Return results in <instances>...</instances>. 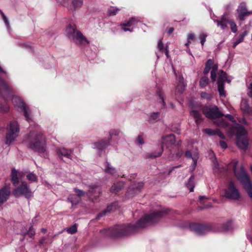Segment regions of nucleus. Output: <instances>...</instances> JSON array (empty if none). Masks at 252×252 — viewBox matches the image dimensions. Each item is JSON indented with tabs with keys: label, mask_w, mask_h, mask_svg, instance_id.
<instances>
[{
	"label": "nucleus",
	"mask_w": 252,
	"mask_h": 252,
	"mask_svg": "<svg viewBox=\"0 0 252 252\" xmlns=\"http://www.w3.org/2000/svg\"><path fill=\"white\" fill-rule=\"evenodd\" d=\"M168 210L161 209L145 215L135 224L116 225L108 229L101 230V233L112 237L127 236L136 232L139 228L147 227L158 222L167 214Z\"/></svg>",
	"instance_id": "nucleus-1"
},
{
	"label": "nucleus",
	"mask_w": 252,
	"mask_h": 252,
	"mask_svg": "<svg viewBox=\"0 0 252 252\" xmlns=\"http://www.w3.org/2000/svg\"><path fill=\"white\" fill-rule=\"evenodd\" d=\"M27 146L40 154H46V143L44 136L40 133L31 132L25 140Z\"/></svg>",
	"instance_id": "nucleus-2"
},
{
	"label": "nucleus",
	"mask_w": 252,
	"mask_h": 252,
	"mask_svg": "<svg viewBox=\"0 0 252 252\" xmlns=\"http://www.w3.org/2000/svg\"><path fill=\"white\" fill-rule=\"evenodd\" d=\"M238 162L234 163L233 171L237 179L242 184L244 188L249 196L252 199V184L250 177L245 170L244 167L241 165L240 169L237 168Z\"/></svg>",
	"instance_id": "nucleus-3"
},
{
	"label": "nucleus",
	"mask_w": 252,
	"mask_h": 252,
	"mask_svg": "<svg viewBox=\"0 0 252 252\" xmlns=\"http://www.w3.org/2000/svg\"><path fill=\"white\" fill-rule=\"evenodd\" d=\"M234 128L236 131L237 145L239 148L244 151L246 150L249 145L246 130L243 126L239 124H237Z\"/></svg>",
	"instance_id": "nucleus-4"
},
{
	"label": "nucleus",
	"mask_w": 252,
	"mask_h": 252,
	"mask_svg": "<svg viewBox=\"0 0 252 252\" xmlns=\"http://www.w3.org/2000/svg\"><path fill=\"white\" fill-rule=\"evenodd\" d=\"M175 143V137L174 134H170L162 136L161 141V148L158 152L148 153L146 155L147 158L153 159L161 156L163 151V146L168 147L169 145H173Z\"/></svg>",
	"instance_id": "nucleus-5"
},
{
	"label": "nucleus",
	"mask_w": 252,
	"mask_h": 252,
	"mask_svg": "<svg viewBox=\"0 0 252 252\" xmlns=\"http://www.w3.org/2000/svg\"><path fill=\"white\" fill-rule=\"evenodd\" d=\"M19 131L20 129L17 123L15 121L11 122L6 134L5 144L10 145L15 141L19 135Z\"/></svg>",
	"instance_id": "nucleus-6"
},
{
	"label": "nucleus",
	"mask_w": 252,
	"mask_h": 252,
	"mask_svg": "<svg viewBox=\"0 0 252 252\" xmlns=\"http://www.w3.org/2000/svg\"><path fill=\"white\" fill-rule=\"evenodd\" d=\"M12 102L15 107L19 108L23 112L24 116L26 120L30 123L32 121V117L31 115V111L24 101L21 98L17 96H12L11 99Z\"/></svg>",
	"instance_id": "nucleus-7"
},
{
	"label": "nucleus",
	"mask_w": 252,
	"mask_h": 252,
	"mask_svg": "<svg viewBox=\"0 0 252 252\" xmlns=\"http://www.w3.org/2000/svg\"><path fill=\"white\" fill-rule=\"evenodd\" d=\"M66 34L67 37L71 40L76 39L80 43L84 41L89 43L87 38L83 35L81 32L77 31L74 27L69 25L66 30Z\"/></svg>",
	"instance_id": "nucleus-8"
},
{
	"label": "nucleus",
	"mask_w": 252,
	"mask_h": 252,
	"mask_svg": "<svg viewBox=\"0 0 252 252\" xmlns=\"http://www.w3.org/2000/svg\"><path fill=\"white\" fill-rule=\"evenodd\" d=\"M13 194L16 196L24 195L27 198H29L32 196V193L27 183L23 182L20 186L13 190Z\"/></svg>",
	"instance_id": "nucleus-9"
},
{
	"label": "nucleus",
	"mask_w": 252,
	"mask_h": 252,
	"mask_svg": "<svg viewBox=\"0 0 252 252\" xmlns=\"http://www.w3.org/2000/svg\"><path fill=\"white\" fill-rule=\"evenodd\" d=\"M225 196L227 198L233 200H238L240 198L239 192L233 181L229 182L227 189L225 191Z\"/></svg>",
	"instance_id": "nucleus-10"
},
{
	"label": "nucleus",
	"mask_w": 252,
	"mask_h": 252,
	"mask_svg": "<svg viewBox=\"0 0 252 252\" xmlns=\"http://www.w3.org/2000/svg\"><path fill=\"white\" fill-rule=\"evenodd\" d=\"M12 94L11 87L6 84L5 81L0 77V97L6 100L10 98Z\"/></svg>",
	"instance_id": "nucleus-11"
},
{
	"label": "nucleus",
	"mask_w": 252,
	"mask_h": 252,
	"mask_svg": "<svg viewBox=\"0 0 252 252\" xmlns=\"http://www.w3.org/2000/svg\"><path fill=\"white\" fill-rule=\"evenodd\" d=\"M226 81H228L229 83L230 82V80L227 78L226 73L220 70L218 80V89L219 94L221 96H225L224 90V84Z\"/></svg>",
	"instance_id": "nucleus-12"
},
{
	"label": "nucleus",
	"mask_w": 252,
	"mask_h": 252,
	"mask_svg": "<svg viewBox=\"0 0 252 252\" xmlns=\"http://www.w3.org/2000/svg\"><path fill=\"white\" fill-rule=\"evenodd\" d=\"M203 112L206 117L212 119L218 118L223 115L219 111L217 106L205 107L203 110Z\"/></svg>",
	"instance_id": "nucleus-13"
},
{
	"label": "nucleus",
	"mask_w": 252,
	"mask_h": 252,
	"mask_svg": "<svg viewBox=\"0 0 252 252\" xmlns=\"http://www.w3.org/2000/svg\"><path fill=\"white\" fill-rule=\"evenodd\" d=\"M189 229L199 235H204L210 231L209 226L198 223L190 224Z\"/></svg>",
	"instance_id": "nucleus-14"
},
{
	"label": "nucleus",
	"mask_w": 252,
	"mask_h": 252,
	"mask_svg": "<svg viewBox=\"0 0 252 252\" xmlns=\"http://www.w3.org/2000/svg\"><path fill=\"white\" fill-rule=\"evenodd\" d=\"M86 194L92 201H94L98 198L101 193V189L100 187L97 185L90 186Z\"/></svg>",
	"instance_id": "nucleus-15"
},
{
	"label": "nucleus",
	"mask_w": 252,
	"mask_h": 252,
	"mask_svg": "<svg viewBox=\"0 0 252 252\" xmlns=\"http://www.w3.org/2000/svg\"><path fill=\"white\" fill-rule=\"evenodd\" d=\"M238 14V18L241 21H244L246 17L252 14V11H248L246 3L242 2L240 3L237 9Z\"/></svg>",
	"instance_id": "nucleus-16"
},
{
	"label": "nucleus",
	"mask_w": 252,
	"mask_h": 252,
	"mask_svg": "<svg viewBox=\"0 0 252 252\" xmlns=\"http://www.w3.org/2000/svg\"><path fill=\"white\" fill-rule=\"evenodd\" d=\"M11 193L10 188L4 186L0 189V208L8 199Z\"/></svg>",
	"instance_id": "nucleus-17"
},
{
	"label": "nucleus",
	"mask_w": 252,
	"mask_h": 252,
	"mask_svg": "<svg viewBox=\"0 0 252 252\" xmlns=\"http://www.w3.org/2000/svg\"><path fill=\"white\" fill-rule=\"evenodd\" d=\"M58 156L61 159L66 158L72 159V154L73 152V149H67L64 148H58L56 149Z\"/></svg>",
	"instance_id": "nucleus-18"
},
{
	"label": "nucleus",
	"mask_w": 252,
	"mask_h": 252,
	"mask_svg": "<svg viewBox=\"0 0 252 252\" xmlns=\"http://www.w3.org/2000/svg\"><path fill=\"white\" fill-rule=\"evenodd\" d=\"M117 207V203L116 202L113 203L111 205H108L106 209L97 215L95 219L96 220H99L101 218L106 215L107 213L115 210Z\"/></svg>",
	"instance_id": "nucleus-19"
},
{
	"label": "nucleus",
	"mask_w": 252,
	"mask_h": 252,
	"mask_svg": "<svg viewBox=\"0 0 252 252\" xmlns=\"http://www.w3.org/2000/svg\"><path fill=\"white\" fill-rule=\"evenodd\" d=\"M110 144L109 140L103 139L99 142L93 144V148L97 149L99 152L104 150Z\"/></svg>",
	"instance_id": "nucleus-20"
},
{
	"label": "nucleus",
	"mask_w": 252,
	"mask_h": 252,
	"mask_svg": "<svg viewBox=\"0 0 252 252\" xmlns=\"http://www.w3.org/2000/svg\"><path fill=\"white\" fill-rule=\"evenodd\" d=\"M240 108L244 113L247 114H252V107L249 106L247 101L245 100H242L240 104Z\"/></svg>",
	"instance_id": "nucleus-21"
},
{
	"label": "nucleus",
	"mask_w": 252,
	"mask_h": 252,
	"mask_svg": "<svg viewBox=\"0 0 252 252\" xmlns=\"http://www.w3.org/2000/svg\"><path fill=\"white\" fill-rule=\"evenodd\" d=\"M124 187V182L119 181L114 183L110 189L111 192L116 193L122 189Z\"/></svg>",
	"instance_id": "nucleus-22"
},
{
	"label": "nucleus",
	"mask_w": 252,
	"mask_h": 252,
	"mask_svg": "<svg viewBox=\"0 0 252 252\" xmlns=\"http://www.w3.org/2000/svg\"><path fill=\"white\" fill-rule=\"evenodd\" d=\"M11 180L12 184L15 186L19 183L18 171L16 170L15 168L12 169Z\"/></svg>",
	"instance_id": "nucleus-23"
},
{
	"label": "nucleus",
	"mask_w": 252,
	"mask_h": 252,
	"mask_svg": "<svg viewBox=\"0 0 252 252\" xmlns=\"http://www.w3.org/2000/svg\"><path fill=\"white\" fill-rule=\"evenodd\" d=\"M229 21L226 19V16L225 14H223L220 20H216L215 22L217 23L218 26H220L222 29H224L228 23H229Z\"/></svg>",
	"instance_id": "nucleus-24"
},
{
	"label": "nucleus",
	"mask_w": 252,
	"mask_h": 252,
	"mask_svg": "<svg viewBox=\"0 0 252 252\" xmlns=\"http://www.w3.org/2000/svg\"><path fill=\"white\" fill-rule=\"evenodd\" d=\"M190 114L195 119V123L197 125L199 124L203 121L202 115L200 112L193 110L190 112Z\"/></svg>",
	"instance_id": "nucleus-25"
},
{
	"label": "nucleus",
	"mask_w": 252,
	"mask_h": 252,
	"mask_svg": "<svg viewBox=\"0 0 252 252\" xmlns=\"http://www.w3.org/2000/svg\"><path fill=\"white\" fill-rule=\"evenodd\" d=\"M80 200L81 199L76 194H71L67 198V201L72 205L78 204Z\"/></svg>",
	"instance_id": "nucleus-26"
},
{
	"label": "nucleus",
	"mask_w": 252,
	"mask_h": 252,
	"mask_svg": "<svg viewBox=\"0 0 252 252\" xmlns=\"http://www.w3.org/2000/svg\"><path fill=\"white\" fill-rule=\"evenodd\" d=\"M160 113L153 112L150 113L149 117V120L151 123H155L158 122L159 120Z\"/></svg>",
	"instance_id": "nucleus-27"
},
{
	"label": "nucleus",
	"mask_w": 252,
	"mask_h": 252,
	"mask_svg": "<svg viewBox=\"0 0 252 252\" xmlns=\"http://www.w3.org/2000/svg\"><path fill=\"white\" fill-rule=\"evenodd\" d=\"M214 64V61L212 59H208L205 63V67L203 71V74L206 75L208 74L212 66Z\"/></svg>",
	"instance_id": "nucleus-28"
},
{
	"label": "nucleus",
	"mask_w": 252,
	"mask_h": 252,
	"mask_svg": "<svg viewBox=\"0 0 252 252\" xmlns=\"http://www.w3.org/2000/svg\"><path fill=\"white\" fill-rule=\"evenodd\" d=\"M140 20L135 17H131L127 22L122 24L121 25L125 27H129L136 24Z\"/></svg>",
	"instance_id": "nucleus-29"
},
{
	"label": "nucleus",
	"mask_w": 252,
	"mask_h": 252,
	"mask_svg": "<svg viewBox=\"0 0 252 252\" xmlns=\"http://www.w3.org/2000/svg\"><path fill=\"white\" fill-rule=\"evenodd\" d=\"M194 176L193 175H191L187 184V188L189 189L190 192H192L193 191L194 188Z\"/></svg>",
	"instance_id": "nucleus-30"
},
{
	"label": "nucleus",
	"mask_w": 252,
	"mask_h": 252,
	"mask_svg": "<svg viewBox=\"0 0 252 252\" xmlns=\"http://www.w3.org/2000/svg\"><path fill=\"white\" fill-rule=\"evenodd\" d=\"M105 167L106 168L105 171L106 172L108 173L111 174H114L116 173L115 169L111 166L109 162L106 161L105 162Z\"/></svg>",
	"instance_id": "nucleus-31"
},
{
	"label": "nucleus",
	"mask_w": 252,
	"mask_h": 252,
	"mask_svg": "<svg viewBox=\"0 0 252 252\" xmlns=\"http://www.w3.org/2000/svg\"><path fill=\"white\" fill-rule=\"evenodd\" d=\"M209 78L207 77H202L199 81V85L201 88H204L206 87L209 83Z\"/></svg>",
	"instance_id": "nucleus-32"
},
{
	"label": "nucleus",
	"mask_w": 252,
	"mask_h": 252,
	"mask_svg": "<svg viewBox=\"0 0 252 252\" xmlns=\"http://www.w3.org/2000/svg\"><path fill=\"white\" fill-rule=\"evenodd\" d=\"M119 10L120 9L116 7L111 6L108 10V13L110 16H114L118 12Z\"/></svg>",
	"instance_id": "nucleus-33"
},
{
	"label": "nucleus",
	"mask_w": 252,
	"mask_h": 252,
	"mask_svg": "<svg viewBox=\"0 0 252 252\" xmlns=\"http://www.w3.org/2000/svg\"><path fill=\"white\" fill-rule=\"evenodd\" d=\"M9 110V106L4 102L3 103H1L0 105V111L2 113H6Z\"/></svg>",
	"instance_id": "nucleus-34"
},
{
	"label": "nucleus",
	"mask_w": 252,
	"mask_h": 252,
	"mask_svg": "<svg viewBox=\"0 0 252 252\" xmlns=\"http://www.w3.org/2000/svg\"><path fill=\"white\" fill-rule=\"evenodd\" d=\"M72 4L74 8V10L80 8L83 5V0H72Z\"/></svg>",
	"instance_id": "nucleus-35"
},
{
	"label": "nucleus",
	"mask_w": 252,
	"mask_h": 252,
	"mask_svg": "<svg viewBox=\"0 0 252 252\" xmlns=\"http://www.w3.org/2000/svg\"><path fill=\"white\" fill-rule=\"evenodd\" d=\"M158 96L159 102L162 104L163 107H164L165 105V102L164 99L163 93L161 91H159L158 92Z\"/></svg>",
	"instance_id": "nucleus-36"
},
{
	"label": "nucleus",
	"mask_w": 252,
	"mask_h": 252,
	"mask_svg": "<svg viewBox=\"0 0 252 252\" xmlns=\"http://www.w3.org/2000/svg\"><path fill=\"white\" fill-rule=\"evenodd\" d=\"M207 36V34L205 33H200L199 35V38L200 41L202 46H204V44L206 41V38Z\"/></svg>",
	"instance_id": "nucleus-37"
},
{
	"label": "nucleus",
	"mask_w": 252,
	"mask_h": 252,
	"mask_svg": "<svg viewBox=\"0 0 252 252\" xmlns=\"http://www.w3.org/2000/svg\"><path fill=\"white\" fill-rule=\"evenodd\" d=\"M143 187V183H139L136 185L135 188H130L129 190H130L131 189H133L134 192L137 193V192H139L140 191V190Z\"/></svg>",
	"instance_id": "nucleus-38"
},
{
	"label": "nucleus",
	"mask_w": 252,
	"mask_h": 252,
	"mask_svg": "<svg viewBox=\"0 0 252 252\" xmlns=\"http://www.w3.org/2000/svg\"><path fill=\"white\" fill-rule=\"evenodd\" d=\"M27 178L28 180L31 182H36L37 181V177L35 174L33 173H30L28 174L27 176Z\"/></svg>",
	"instance_id": "nucleus-39"
},
{
	"label": "nucleus",
	"mask_w": 252,
	"mask_h": 252,
	"mask_svg": "<svg viewBox=\"0 0 252 252\" xmlns=\"http://www.w3.org/2000/svg\"><path fill=\"white\" fill-rule=\"evenodd\" d=\"M22 234L24 236L28 234L30 237L32 238L35 234V231L33 230L32 227L31 226L29 228V231L22 233Z\"/></svg>",
	"instance_id": "nucleus-40"
},
{
	"label": "nucleus",
	"mask_w": 252,
	"mask_h": 252,
	"mask_svg": "<svg viewBox=\"0 0 252 252\" xmlns=\"http://www.w3.org/2000/svg\"><path fill=\"white\" fill-rule=\"evenodd\" d=\"M248 34V32L247 31H245L243 33H241L239 35V38L237 39L236 40L238 41L239 43H240L241 42H243L244 39V37L245 36H246Z\"/></svg>",
	"instance_id": "nucleus-41"
},
{
	"label": "nucleus",
	"mask_w": 252,
	"mask_h": 252,
	"mask_svg": "<svg viewBox=\"0 0 252 252\" xmlns=\"http://www.w3.org/2000/svg\"><path fill=\"white\" fill-rule=\"evenodd\" d=\"M119 133H120L119 130H118V129L110 130L109 131L110 138L108 140H109V141H110V140L111 139L112 136H113V135L118 136V135H119Z\"/></svg>",
	"instance_id": "nucleus-42"
},
{
	"label": "nucleus",
	"mask_w": 252,
	"mask_h": 252,
	"mask_svg": "<svg viewBox=\"0 0 252 252\" xmlns=\"http://www.w3.org/2000/svg\"><path fill=\"white\" fill-rule=\"evenodd\" d=\"M204 131L209 135L213 136L217 134V130H214L211 128H206Z\"/></svg>",
	"instance_id": "nucleus-43"
},
{
	"label": "nucleus",
	"mask_w": 252,
	"mask_h": 252,
	"mask_svg": "<svg viewBox=\"0 0 252 252\" xmlns=\"http://www.w3.org/2000/svg\"><path fill=\"white\" fill-rule=\"evenodd\" d=\"M229 24L232 32L234 33L236 32L237 31V27L235 23L233 21H229Z\"/></svg>",
	"instance_id": "nucleus-44"
},
{
	"label": "nucleus",
	"mask_w": 252,
	"mask_h": 252,
	"mask_svg": "<svg viewBox=\"0 0 252 252\" xmlns=\"http://www.w3.org/2000/svg\"><path fill=\"white\" fill-rule=\"evenodd\" d=\"M74 190L76 193V195L80 198L81 197L83 196L86 194V192L83 190L79 189L76 188L74 189Z\"/></svg>",
	"instance_id": "nucleus-45"
},
{
	"label": "nucleus",
	"mask_w": 252,
	"mask_h": 252,
	"mask_svg": "<svg viewBox=\"0 0 252 252\" xmlns=\"http://www.w3.org/2000/svg\"><path fill=\"white\" fill-rule=\"evenodd\" d=\"M66 231L69 234H74L77 231V227L75 225H73L71 227L67 228Z\"/></svg>",
	"instance_id": "nucleus-46"
},
{
	"label": "nucleus",
	"mask_w": 252,
	"mask_h": 252,
	"mask_svg": "<svg viewBox=\"0 0 252 252\" xmlns=\"http://www.w3.org/2000/svg\"><path fill=\"white\" fill-rule=\"evenodd\" d=\"M158 48L160 51H161V52H163L164 50L163 44L161 40H159L158 41Z\"/></svg>",
	"instance_id": "nucleus-47"
},
{
	"label": "nucleus",
	"mask_w": 252,
	"mask_h": 252,
	"mask_svg": "<svg viewBox=\"0 0 252 252\" xmlns=\"http://www.w3.org/2000/svg\"><path fill=\"white\" fill-rule=\"evenodd\" d=\"M198 158V157L197 155H194L192 158L193 160L192 166L195 168L197 165V161Z\"/></svg>",
	"instance_id": "nucleus-48"
},
{
	"label": "nucleus",
	"mask_w": 252,
	"mask_h": 252,
	"mask_svg": "<svg viewBox=\"0 0 252 252\" xmlns=\"http://www.w3.org/2000/svg\"><path fill=\"white\" fill-rule=\"evenodd\" d=\"M195 39V34L192 33H189L187 35V40L190 41L193 40Z\"/></svg>",
	"instance_id": "nucleus-49"
},
{
	"label": "nucleus",
	"mask_w": 252,
	"mask_h": 252,
	"mask_svg": "<svg viewBox=\"0 0 252 252\" xmlns=\"http://www.w3.org/2000/svg\"><path fill=\"white\" fill-rule=\"evenodd\" d=\"M217 72L211 71V78L212 82H214L216 80Z\"/></svg>",
	"instance_id": "nucleus-50"
},
{
	"label": "nucleus",
	"mask_w": 252,
	"mask_h": 252,
	"mask_svg": "<svg viewBox=\"0 0 252 252\" xmlns=\"http://www.w3.org/2000/svg\"><path fill=\"white\" fill-rule=\"evenodd\" d=\"M213 170L215 172H217L220 171V167L218 163L216 162L214 163V165L213 167Z\"/></svg>",
	"instance_id": "nucleus-51"
},
{
	"label": "nucleus",
	"mask_w": 252,
	"mask_h": 252,
	"mask_svg": "<svg viewBox=\"0 0 252 252\" xmlns=\"http://www.w3.org/2000/svg\"><path fill=\"white\" fill-rule=\"evenodd\" d=\"M220 147L224 149H225L227 147V145L226 143L223 141H220Z\"/></svg>",
	"instance_id": "nucleus-52"
},
{
	"label": "nucleus",
	"mask_w": 252,
	"mask_h": 252,
	"mask_svg": "<svg viewBox=\"0 0 252 252\" xmlns=\"http://www.w3.org/2000/svg\"><path fill=\"white\" fill-rule=\"evenodd\" d=\"M137 143L139 145H142L144 144V141L142 136L139 135L137 137Z\"/></svg>",
	"instance_id": "nucleus-53"
},
{
	"label": "nucleus",
	"mask_w": 252,
	"mask_h": 252,
	"mask_svg": "<svg viewBox=\"0 0 252 252\" xmlns=\"http://www.w3.org/2000/svg\"><path fill=\"white\" fill-rule=\"evenodd\" d=\"M216 135H218L220 138L222 139H224L225 138L224 135L222 133H221L219 130H217Z\"/></svg>",
	"instance_id": "nucleus-54"
},
{
	"label": "nucleus",
	"mask_w": 252,
	"mask_h": 252,
	"mask_svg": "<svg viewBox=\"0 0 252 252\" xmlns=\"http://www.w3.org/2000/svg\"><path fill=\"white\" fill-rule=\"evenodd\" d=\"M230 224L229 223L225 224L223 226V229L224 231L229 230L230 229Z\"/></svg>",
	"instance_id": "nucleus-55"
},
{
	"label": "nucleus",
	"mask_w": 252,
	"mask_h": 252,
	"mask_svg": "<svg viewBox=\"0 0 252 252\" xmlns=\"http://www.w3.org/2000/svg\"><path fill=\"white\" fill-rule=\"evenodd\" d=\"M183 79V78H181L180 79V81H179V82H180V85H178L177 87H179L180 85L181 86V90L180 91V92L181 93H182L183 91H184V86L183 85V83L182 82V80Z\"/></svg>",
	"instance_id": "nucleus-56"
},
{
	"label": "nucleus",
	"mask_w": 252,
	"mask_h": 252,
	"mask_svg": "<svg viewBox=\"0 0 252 252\" xmlns=\"http://www.w3.org/2000/svg\"><path fill=\"white\" fill-rule=\"evenodd\" d=\"M185 156L188 158H192L193 157H192L191 153L189 151H187L186 152Z\"/></svg>",
	"instance_id": "nucleus-57"
},
{
	"label": "nucleus",
	"mask_w": 252,
	"mask_h": 252,
	"mask_svg": "<svg viewBox=\"0 0 252 252\" xmlns=\"http://www.w3.org/2000/svg\"><path fill=\"white\" fill-rule=\"evenodd\" d=\"M212 70L213 72H218V65L216 64H213L212 66Z\"/></svg>",
	"instance_id": "nucleus-58"
},
{
	"label": "nucleus",
	"mask_w": 252,
	"mask_h": 252,
	"mask_svg": "<svg viewBox=\"0 0 252 252\" xmlns=\"http://www.w3.org/2000/svg\"><path fill=\"white\" fill-rule=\"evenodd\" d=\"M225 117L227 118L231 122H234V118L230 114H227V115H225Z\"/></svg>",
	"instance_id": "nucleus-59"
},
{
	"label": "nucleus",
	"mask_w": 252,
	"mask_h": 252,
	"mask_svg": "<svg viewBox=\"0 0 252 252\" xmlns=\"http://www.w3.org/2000/svg\"><path fill=\"white\" fill-rule=\"evenodd\" d=\"M208 198L206 196H200L199 197V200L201 202H203L204 199H207Z\"/></svg>",
	"instance_id": "nucleus-60"
},
{
	"label": "nucleus",
	"mask_w": 252,
	"mask_h": 252,
	"mask_svg": "<svg viewBox=\"0 0 252 252\" xmlns=\"http://www.w3.org/2000/svg\"><path fill=\"white\" fill-rule=\"evenodd\" d=\"M183 154V151H181L180 152H178L176 154L177 158H180Z\"/></svg>",
	"instance_id": "nucleus-61"
},
{
	"label": "nucleus",
	"mask_w": 252,
	"mask_h": 252,
	"mask_svg": "<svg viewBox=\"0 0 252 252\" xmlns=\"http://www.w3.org/2000/svg\"><path fill=\"white\" fill-rule=\"evenodd\" d=\"M2 17L3 18V20L4 22V23H5V24H6V25L8 24H9L8 23V19L6 18V16L4 15V16H3Z\"/></svg>",
	"instance_id": "nucleus-62"
},
{
	"label": "nucleus",
	"mask_w": 252,
	"mask_h": 252,
	"mask_svg": "<svg viewBox=\"0 0 252 252\" xmlns=\"http://www.w3.org/2000/svg\"><path fill=\"white\" fill-rule=\"evenodd\" d=\"M18 175H19V178H21L24 176V174L23 172H22V171H18Z\"/></svg>",
	"instance_id": "nucleus-63"
},
{
	"label": "nucleus",
	"mask_w": 252,
	"mask_h": 252,
	"mask_svg": "<svg viewBox=\"0 0 252 252\" xmlns=\"http://www.w3.org/2000/svg\"><path fill=\"white\" fill-rule=\"evenodd\" d=\"M239 43L238 42V41L237 40H236V41H235L234 43H233V48H235L237 46V45H238Z\"/></svg>",
	"instance_id": "nucleus-64"
}]
</instances>
